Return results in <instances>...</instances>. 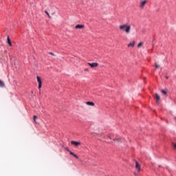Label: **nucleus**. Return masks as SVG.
<instances>
[{
    "label": "nucleus",
    "instance_id": "nucleus-1",
    "mask_svg": "<svg viewBox=\"0 0 176 176\" xmlns=\"http://www.w3.org/2000/svg\"><path fill=\"white\" fill-rule=\"evenodd\" d=\"M120 31L125 32L126 34H130V31L131 30V26L127 25H121L119 27Z\"/></svg>",
    "mask_w": 176,
    "mask_h": 176
},
{
    "label": "nucleus",
    "instance_id": "nucleus-2",
    "mask_svg": "<svg viewBox=\"0 0 176 176\" xmlns=\"http://www.w3.org/2000/svg\"><path fill=\"white\" fill-rule=\"evenodd\" d=\"M147 2H148V0L141 1L140 3L139 8H140V9H144V8H145V5H146Z\"/></svg>",
    "mask_w": 176,
    "mask_h": 176
},
{
    "label": "nucleus",
    "instance_id": "nucleus-3",
    "mask_svg": "<svg viewBox=\"0 0 176 176\" xmlns=\"http://www.w3.org/2000/svg\"><path fill=\"white\" fill-rule=\"evenodd\" d=\"M88 65L91 67V68H97L98 67V63H88Z\"/></svg>",
    "mask_w": 176,
    "mask_h": 176
},
{
    "label": "nucleus",
    "instance_id": "nucleus-4",
    "mask_svg": "<svg viewBox=\"0 0 176 176\" xmlns=\"http://www.w3.org/2000/svg\"><path fill=\"white\" fill-rule=\"evenodd\" d=\"M37 82L38 83V89H41L42 87V80H41V77L36 76Z\"/></svg>",
    "mask_w": 176,
    "mask_h": 176
},
{
    "label": "nucleus",
    "instance_id": "nucleus-5",
    "mask_svg": "<svg viewBox=\"0 0 176 176\" xmlns=\"http://www.w3.org/2000/svg\"><path fill=\"white\" fill-rule=\"evenodd\" d=\"M135 168L138 171H141V166L138 164V162H135Z\"/></svg>",
    "mask_w": 176,
    "mask_h": 176
},
{
    "label": "nucleus",
    "instance_id": "nucleus-6",
    "mask_svg": "<svg viewBox=\"0 0 176 176\" xmlns=\"http://www.w3.org/2000/svg\"><path fill=\"white\" fill-rule=\"evenodd\" d=\"M75 28L76 30H82V28H85V25H77Z\"/></svg>",
    "mask_w": 176,
    "mask_h": 176
},
{
    "label": "nucleus",
    "instance_id": "nucleus-7",
    "mask_svg": "<svg viewBox=\"0 0 176 176\" xmlns=\"http://www.w3.org/2000/svg\"><path fill=\"white\" fill-rule=\"evenodd\" d=\"M135 46V41H132L129 44H128V47H134Z\"/></svg>",
    "mask_w": 176,
    "mask_h": 176
},
{
    "label": "nucleus",
    "instance_id": "nucleus-8",
    "mask_svg": "<svg viewBox=\"0 0 176 176\" xmlns=\"http://www.w3.org/2000/svg\"><path fill=\"white\" fill-rule=\"evenodd\" d=\"M71 144H72V145H74L75 146H78V145H80V142L72 141Z\"/></svg>",
    "mask_w": 176,
    "mask_h": 176
},
{
    "label": "nucleus",
    "instance_id": "nucleus-9",
    "mask_svg": "<svg viewBox=\"0 0 176 176\" xmlns=\"http://www.w3.org/2000/svg\"><path fill=\"white\" fill-rule=\"evenodd\" d=\"M155 100H157V103H159V101H160V96L158 94H155Z\"/></svg>",
    "mask_w": 176,
    "mask_h": 176
},
{
    "label": "nucleus",
    "instance_id": "nucleus-10",
    "mask_svg": "<svg viewBox=\"0 0 176 176\" xmlns=\"http://www.w3.org/2000/svg\"><path fill=\"white\" fill-rule=\"evenodd\" d=\"M69 154L72 155V156H74V157L76 158V159H79V157H78V155H76L75 153H74L72 151H69Z\"/></svg>",
    "mask_w": 176,
    "mask_h": 176
},
{
    "label": "nucleus",
    "instance_id": "nucleus-11",
    "mask_svg": "<svg viewBox=\"0 0 176 176\" xmlns=\"http://www.w3.org/2000/svg\"><path fill=\"white\" fill-rule=\"evenodd\" d=\"M7 41L9 46H12V41H10V38H9V36L7 37Z\"/></svg>",
    "mask_w": 176,
    "mask_h": 176
},
{
    "label": "nucleus",
    "instance_id": "nucleus-12",
    "mask_svg": "<svg viewBox=\"0 0 176 176\" xmlns=\"http://www.w3.org/2000/svg\"><path fill=\"white\" fill-rule=\"evenodd\" d=\"M86 104H87V105H89L91 107H94V102H87Z\"/></svg>",
    "mask_w": 176,
    "mask_h": 176
},
{
    "label": "nucleus",
    "instance_id": "nucleus-13",
    "mask_svg": "<svg viewBox=\"0 0 176 176\" xmlns=\"http://www.w3.org/2000/svg\"><path fill=\"white\" fill-rule=\"evenodd\" d=\"M0 87H5V82L0 80Z\"/></svg>",
    "mask_w": 176,
    "mask_h": 176
},
{
    "label": "nucleus",
    "instance_id": "nucleus-14",
    "mask_svg": "<svg viewBox=\"0 0 176 176\" xmlns=\"http://www.w3.org/2000/svg\"><path fill=\"white\" fill-rule=\"evenodd\" d=\"M161 93H162V94H164V96H166V94H167V90L162 89Z\"/></svg>",
    "mask_w": 176,
    "mask_h": 176
},
{
    "label": "nucleus",
    "instance_id": "nucleus-15",
    "mask_svg": "<svg viewBox=\"0 0 176 176\" xmlns=\"http://www.w3.org/2000/svg\"><path fill=\"white\" fill-rule=\"evenodd\" d=\"M33 119H34V123H36V119H38V117L36 116H34Z\"/></svg>",
    "mask_w": 176,
    "mask_h": 176
},
{
    "label": "nucleus",
    "instance_id": "nucleus-16",
    "mask_svg": "<svg viewBox=\"0 0 176 176\" xmlns=\"http://www.w3.org/2000/svg\"><path fill=\"white\" fill-rule=\"evenodd\" d=\"M144 45V43L141 42L139 43V44L138 45V47H141V46H142Z\"/></svg>",
    "mask_w": 176,
    "mask_h": 176
},
{
    "label": "nucleus",
    "instance_id": "nucleus-17",
    "mask_svg": "<svg viewBox=\"0 0 176 176\" xmlns=\"http://www.w3.org/2000/svg\"><path fill=\"white\" fill-rule=\"evenodd\" d=\"M45 13L47 14V15L49 17V19L51 18L50 14H49V12L47 10L45 11Z\"/></svg>",
    "mask_w": 176,
    "mask_h": 176
},
{
    "label": "nucleus",
    "instance_id": "nucleus-18",
    "mask_svg": "<svg viewBox=\"0 0 176 176\" xmlns=\"http://www.w3.org/2000/svg\"><path fill=\"white\" fill-rule=\"evenodd\" d=\"M155 68H160V65L155 63Z\"/></svg>",
    "mask_w": 176,
    "mask_h": 176
},
{
    "label": "nucleus",
    "instance_id": "nucleus-19",
    "mask_svg": "<svg viewBox=\"0 0 176 176\" xmlns=\"http://www.w3.org/2000/svg\"><path fill=\"white\" fill-rule=\"evenodd\" d=\"M113 141L119 142L120 141V139H113Z\"/></svg>",
    "mask_w": 176,
    "mask_h": 176
},
{
    "label": "nucleus",
    "instance_id": "nucleus-20",
    "mask_svg": "<svg viewBox=\"0 0 176 176\" xmlns=\"http://www.w3.org/2000/svg\"><path fill=\"white\" fill-rule=\"evenodd\" d=\"M173 146L174 148L176 149V144H175V143H173Z\"/></svg>",
    "mask_w": 176,
    "mask_h": 176
},
{
    "label": "nucleus",
    "instance_id": "nucleus-21",
    "mask_svg": "<svg viewBox=\"0 0 176 176\" xmlns=\"http://www.w3.org/2000/svg\"><path fill=\"white\" fill-rule=\"evenodd\" d=\"M50 54H51V56H56L53 52H50Z\"/></svg>",
    "mask_w": 176,
    "mask_h": 176
},
{
    "label": "nucleus",
    "instance_id": "nucleus-22",
    "mask_svg": "<svg viewBox=\"0 0 176 176\" xmlns=\"http://www.w3.org/2000/svg\"><path fill=\"white\" fill-rule=\"evenodd\" d=\"M65 149H66V151H67V152L70 151L69 149L68 148V147H66Z\"/></svg>",
    "mask_w": 176,
    "mask_h": 176
},
{
    "label": "nucleus",
    "instance_id": "nucleus-23",
    "mask_svg": "<svg viewBox=\"0 0 176 176\" xmlns=\"http://www.w3.org/2000/svg\"><path fill=\"white\" fill-rule=\"evenodd\" d=\"M84 71H85V72H89V69H85V70Z\"/></svg>",
    "mask_w": 176,
    "mask_h": 176
},
{
    "label": "nucleus",
    "instance_id": "nucleus-24",
    "mask_svg": "<svg viewBox=\"0 0 176 176\" xmlns=\"http://www.w3.org/2000/svg\"><path fill=\"white\" fill-rule=\"evenodd\" d=\"M166 79H168V76H166Z\"/></svg>",
    "mask_w": 176,
    "mask_h": 176
},
{
    "label": "nucleus",
    "instance_id": "nucleus-25",
    "mask_svg": "<svg viewBox=\"0 0 176 176\" xmlns=\"http://www.w3.org/2000/svg\"><path fill=\"white\" fill-rule=\"evenodd\" d=\"M159 167H162V166L160 165Z\"/></svg>",
    "mask_w": 176,
    "mask_h": 176
},
{
    "label": "nucleus",
    "instance_id": "nucleus-26",
    "mask_svg": "<svg viewBox=\"0 0 176 176\" xmlns=\"http://www.w3.org/2000/svg\"><path fill=\"white\" fill-rule=\"evenodd\" d=\"M109 138H110V140H111V137H109Z\"/></svg>",
    "mask_w": 176,
    "mask_h": 176
}]
</instances>
